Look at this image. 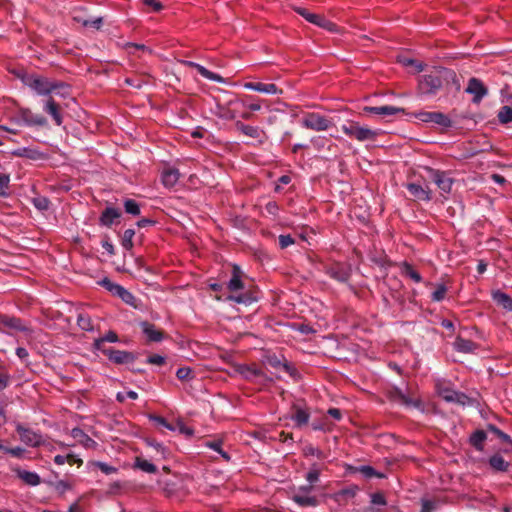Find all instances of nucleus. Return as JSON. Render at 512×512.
I'll return each instance as SVG.
<instances>
[{
    "label": "nucleus",
    "mask_w": 512,
    "mask_h": 512,
    "mask_svg": "<svg viewBox=\"0 0 512 512\" xmlns=\"http://www.w3.org/2000/svg\"><path fill=\"white\" fill-rule=\"evenodd\" d=\"M341 129L347 137L359 142L373 141L378 136V132L376 130L362 126L359 122L351 119L346 120L342 124Z\"/></svg>",
    "instance_id": "nucleus-1"
},
{
    "label": "nucleus",
    "mask_w": 512,
    "mask_h": 512,
    "mask_svg": "<svg viewBox=\"0 0 512 512\" xmlns=\"http://www.w3.org/2000/svg\"><path fill=\"white\" fill-rule=\"evenodd\" d=\"M437 394L446 402L457 403L463 406L472 405L473 400L462 392L452 389L449 382L445 380H438L436 382Z\"/></svg>",
    "instance_id": "nucleus-2"
},
{
    "label": "nucleus",
    "mask_w": 512,
    "mask_h": 512,
    "mask_svg": "<svg viewBox=\"0 0 512 512\" xmlns=\"http://www.w3.org/2000/svg\"><path fill=\"white\" fill-rule=\"evenodd\" d=\"M23 82L25 86L35 91L38 95H48L57 87V85L48 81V79L38 75L27 76Z\"/></svg>",
    "instance_id": "nucleus-3"
},
{
    "label": "nucleus",
    "mask_w": 512,
    "mask_h": 512,
    "mask_svg": "<svg viewBox=\"0 0 512 512\" xmlns=\"http://www.w3.org/2000/svg\"><path fill=\"white\" fill-rule=\"evenodd\" d=\"M410 116H412L415 119H417L418 121H420L422 123H426V124L433 123V124H436V125H439L442 127H450L452 124L451 119L447 115H445L444 113H441V112L420 111V112L413 113Z\"/></svg>",
    "instance_id": "nucleus-4"
},
{
    "label": "nucleus",
    "mask_w": 512,
    "mask_h": 512,
    "mask_svg": "<svg viewBox=\"0 0 512 512\" xmlns=\"http://www.w3.org/2000/svg\"><path fill=\"white\" fill-rule=\"evenodd\" d=\"M291 8L296 13H298L303 18H305L308 22L315 24V25H317L323 29H326L328 31L335 30V25L331 21L327 20L324 16L315 14V13H311V12L307 11L305 8L297 6V5H293Z\"/></svg>",
    "instance_id": "nucleus-5"
},
{
    "label": "nucleus",
    "mask_w": 512,
    "mask_h": 512,
    "mask_svg": "<svg viewBox=\"0 0 512 512\" xmlns=\"http://www.w3.org/2000/svg\"><path fill=\"white\" fill-rule=\"evenodd\" d=\"M302 125L307 129L321 132L329 129L331 122L318 113H308L303 117Z\"/></svg>",
    "instance_id": "nucleus-6"
},
{
    "label": "nucleus",
    "mask_w": 512,
    "mask_h": 512,
    "mask_svg": "<svg viewBox=\"0 0 512 512\" xmlns=\"http://www.w3.org/2000/svg\"><path fill=\"white\" fill-rule=\"evenodd\" d=\"M419 91L425 95H434L442 87V79L439 75H424L418 84Z\"/></svg>",
    "instance_id": "nucleus-7"
},
{
    "label": "nucleus",
    "mask_w": 512,
    "mask_h": 512,
    "mask_svg": "<svg viewBox=\"0 0 512 512\" xmlns=\"http://www.w3.org/2000/svg\"><path fill=\"white\" fill-rule=\"evenodd\" d=\"M101 284L113 295L118 296L122 301L126 304L135 305V297L131 292L125 289L123 286L116 284L109 279L105 278L102 280Z\"/></svg>",
    "instance_id": "nucleus-8"
},
{
    "label": "nucleus",
    "mask_w": 512,
    "mask_h": 512,
    "mask_svg": "<svg viewBox=\"0 0 512 512\" xmlns=\"http://www.w3.org/2000/svg\"><path fill=\"white\" fill-rule=\"evenodd\" d=\"M466 93L473 96V101L479 103L488 93L487 88L477 78H471L466 88Z\"/></svg>",
    "instance_id": "nucleus-9"
},
{
    "label": "nucleus",
    "mask_w": 512,
    "mask_h": 512,
    "mask_svg": "<svg viewBox=\"0 0 512 512\" xmlns=\"http://www.w3.org/2000/svg\"><path fill=\"white\" fill-rule=\"evenodd\" d=\"M235 128L241 132L244 136L256 139L259 142H263V138L265 136V132L260 129L258 126L248 125L243 123L242 121L237 120L235 122Z\"/></svg>",
    "instance_id": "nucleus-10"
},
{
    "label": "nucleus",
    "mask_w": 512,
    "mask_h": 512,
    "mask_svg": "<svg viewBox=\"0 0 512 512\" xmlns=\"http://www.w3.org/2000/svg\"><path fill=\"white\" fill-rule=\"evenodd\" d=\"M243 87L247 90L264 93L267 95H277L282 94V90L279 89L273 83H262V82H247L243 85Z\"/></svg>",
    "instance_id": "nucleus-11"
},
{
    "label": "nucleus",
    "mask_w": 512,
    "mask_h": 512,
    "mask_svg": "<svg viewBox=\"0 0 512 512\" xmlns=\"http://www.w3.org/2000/svg\"><path fill=\"white\" fill-rule=\"evenodd\" d=\"M363 111L367 114H376L381 116H392L398 113H405V110L401 107H395V106H381V107H371V106H365L363 108Z\"/></svg>",
    "instance_id": "nucleus-12"
},
{
    "label": "nucleus",
    "mask_w": 512,
    "mask_h": 512,
    "mask_svg": "<svg viewBox=\"0 0 512 512\" xmlns=\"http://www.w3.org/2000/svg\"><path fill=\"white\" fill-rule=\"evenodd\" d=\"M182 63L188 67L195 68L204 78H206L210 81L217 82V83H225V80L222 76L209 71L207 68H205L204 66H202L198 63H195L192 61H182Z\"/></svg>",
    "instance_id": "nucleus-13"
},
{
    "label": "nucleus",
    "mask_w": 512,
    "mask_h": 512,
    "mask_svg": "<svg viewBox=\"0 0 512 512\" xmlns=\"http://www.w3.org/2000/svg\"><path fill=\"white\" fill-rule=\"evenodd\" d=\"M17 432L19 433L21 441L26 445L38 446L41 443V436L32 430L18 426Z\"/></svg>",
    "instance_id": "nucleus-14"
},
{
    "label": "nucleus",
    "mask_w": 512,
    "mask_h": 512,
    "mask_svg": "<svg viewBox=\"0 0 512 512\" xmlns=\"http://www.w3.org/2000/svg\"><path fill=\"white\" fill-rule=\"evenodd\" d=\"M105 354L114 363L124 364L134 361L135 357L132 353L127 351H119V350H107Z\"/></svg>",
    "instance_id": "nucleus-15"
},
{
    "label": "nucleus",
    "mask_w": 512,
    "mask_h": 512,
    "mask_svg": "<svg viewBox=\"0 0 512 512\" xmlns=\"http://www.w3.org/2000/svg\"><path fill=\"white\" fill-rule=\"evenodd\" d=\"M407 189L417 200H421V201H430L431 200V191L428 187H423L416 183H410L407 185Z\"/></svg>",
    "instance_id": "nucleus-16"
},
{
    "label": "nucleus",
    "mask_w": 512,
    "mask_h": 512,
    "mask_svg": "<svg viewBox=\"0 0 512 512\" xmlns=\"http://www.w3.org/2000/svg\"><path fill=\"white\" fill-rule=\"evenodd\" d=\"M71 436L77 441L78 444L85 448H95L97 446V443L79 428L72 429Z\"/></svg>",
    "instance_id": "nucleus-17"
},
{
    "label": "nucleus",
    "mask_w": 512,
    "mask_h": 512,
    "mask_svg": "<svg viewBox=\"0 0 512 512\" xmlns=\"http://www.w3.org/2000/svg\"><path fill=\"white\" fill-rule=\"evenodd\" d=\"M453 347L457 352L469 354L473 353L476 350L477 345L471 340L457 337L455 342L453 343Z\"/></svg>",
    "instance_id": "nucleus-18"
},
{
    "label": "nucleus",
    "mask_w": 512,
    "mask_h": 512,
    "mask_svg": "<svg viewBox=\"0 0 512 512\" xmlns=\"http://www.w3.org/2000/svg\"><path fill=\"white\" fill-rule=\"evenodd\" d=\"M229 291L232 293L240 291L244 288V283L241 280V270L237 265H233V275L227 284Z\"/></svg>",
    "instance_id": "nucleus-19"
},
{
    "label": "nucleus",
    "mask_w": 512,
    "mask_h": 512,
    "mask_svg": "<svg viewBox=\"0 0 512 512\" xmlns=\"http://www.w3.org/2000/svg\"><path fill=\"white\" fill-rule=\"evenodd\" d=\"M180 173L177 169H167L162 173V183L165 187L172 188L179 181Z\"/></svg>",
    "instance_id": "nucleus-20"
},
{
    "label": "nucleus",
    "mask_w": 512,
    "mask_h": 512,
    "mask_svg": "<svg viewBox=\"0 0 512 512\" xmlns=\"http://www.w3.org/2000/svg\"><path fill=\"white\" fill-rule=\"evenodd\" d=\"M492 298L497 305L501 306L506 311H512V298L508 294L497 290L492 293Z\"/></svg>",
    "instance_id": "nucleus-21"
},
{
    "label": "nucleus",
    "mask_w": 512,
    "mask_h": 512,
    "mask_svg": "<svg viewBox=\"0 0 512 512\" xmlns=\"http://www.w3.org/2000/svg\"><path fill=\"white\" fill-rule=\"evenodd\" d=\"M434 182L444 193H450L453 180L447 177L445 173L436 172L434 175Z\"/></svg>",
    "instance_id": "nucleus-22"
},
{
    "label": "nucleus",
    "mask_w": 512,
    "mask_h": 512,
    "mask_svg": "<svg viewBox=\"0 0 512 512\" xmlns=\"http://www.w3.org/2000/svg\"><path fill=\"white\" fill-rule=\"evenodd\" d=\"M141 327L149 341L159 342L163 339L162 332L157 330L154 325L144 322Z\"/></svg>",
    "instance_id": "nucleus-23"
},
{
    "label": "nucleus",
    "mask_w": 512,
    "mask_h": 512,
    "mask_svg": "<svg viewBox=\"0 0 512 512\" xmlns=\"http://www.w3.org/2000/svg\"><path fill=\"white\" fill-rule=\"evenodd\" d=\"M45 110L53 117L56 125L60 126L62 124V116L59 112V107L52 98L47 100Z\"/></svg>",
    "instance_id": "nucleus-24"
},
{
    "label": "nucleus",
    "mask_w": 512,
    "mask_h": 512,
    "mask_svg": "<svg viewBox=\"0 0 512 512\" xmlns=\"http://www.w3.org/2000/svg\"><path fill=\"white\" fill-rule=\"evenodd\" d=\"M17 475L21 480H23L27 485L30 486H37L41 482L39 475L35 472L19 470L17 472Z\"/></svg>",
    "instance_id": "nucleus-25"
},
{
    "label": "nucleus",
    "mask_w": 512,
    "mask_h": 512,
    "mask_svg": "<svg viewBox=\"0 0 512 512\" xmlns=\"http://www.w3.org/2000/svg\"><path fill=\"white\" fill-rule=\"evenodd\" d=\"M119 212L114 208H107L100 217L101 224L105 226H110L113 224L114 220L119 218Z\"/></svg>",
    "instance_id": "nucleus-26"
},
{
    "label": "nucleus",
    "mask_w": 512,
    "mask_h": 512,
    "mask_svg": "<svg viewBox=\"0 0 512 512\" xmlns=\"http://www.w3.org/2000/svg\"><path fill=\"white\" fill-rule=\"evenodd\" d=\"M134 467L142 470L143 472L151 474L157 471V468L154 464L141 457L135 458Z\"/></svg>",
    "instance_id": "nucleus-27"
},
{
    "label": "nucleus",
    "mask_w": 512,
    "mask_h": 512,
    "mask_svg": "<svg viewBox=\"0 0 512 512\" xmlns=\"http://www.w3.org/2000/svg\"><path fill=\"white\" fill-rule=\"evenodd\" d=\"M489 463L497 471H506L509 466V463L499 455L492 456L489 460Z\"/></svg>",
    "instance_id": "nucleus-28"
},
{
    "label": "nucleus",
    "mask_w": 512,
    "mask_h": 512,
    "mask_svg": "<svg viewBox=\"0 0 512 512\" xmlns=\"http://www.w3.org/2000/svg\"><path fill=\"white\" fill-rule=\"evenodd\" d=\"M73 19L76 21V22H79L81 23L84 27H87V26H93L94 28L96 29H100L101 26H102V17H97L95 18L94 20H87V19H84L82 18L81 16L79 15H74L73 16Z\"/></svg>",
    "instance_id": "nucleus-29"
},
{
    "label": "nucleus",
    "mask_w": 512,
    "mask_h": 512,
    "mask_svg": "<svg viewBox=\"0 0 512 512\" xmlns=\"http://www.w3.org/2000/svg\"><path fill=\"white\" fill-rule=\"evenodd\" d=\"M135 231L133 229H127L124 231L122 238V246L125 250L130 251L133 248V238Z\"/></svg>",
    "instance_id": "nucleus-30"
},
{
    "label": "nucleus",
    "mask_w": 512,
    "mask_h": 512,
    "mask_svg": "<svg viewBox=\"0 0 512 512\" xmlns=\"http://www.w3.org/2000/svg\"><path fill=\"white\" fill-rule=\"evenodd\" d=\"M447 292V287L443 283H439L436 285L435 291L431 295V299L434 302H440L445 298Z\"/></svg>",
    "instance_id": "nucleus-31"
},
{
    "label": "nucleus",
    "mask_w": 512,
    "mask_h": 512,
    "mask_svg": "<svg viewBox=\"0 0 512 512\" xmlns=\"http://www.w3.org/2000/svg\"><path fill=\"white\" fill-rule=\"evenodd\" d=\"M293 500L301 505V506H316L317 505V500L315 497L313 496H300V495H295L293 497Z\"/></svg>",
    "instance_id": "nucleus-32"
},
{
    "label": "nucleus",
    "mask_w": 512,
    "mask_h": 512,
    "mask_svg": "<svg viewBox=\"0 0 512 512\" xmlns=\"http://www.w3.org/2000/svg\"><path fill=\"white\" fill-rule=\"evenodd\" d=\"M486 439V434L483 431H476L472 434L470 437V442L473 446H475L477 449H482V444L484 440Z\"/></svg>",
    "instance_id": "nucleus-33"
},
{
    "label": "nucleus",
    "mask_w": 512,
    "mask_h": 512,
    "mask_svg": "<svg viewBox=\"0 0 512 512\" xmlns=\"http://www.w3.org/2000/svg\"><path fill=\"white\" fill-rule=\"evenodd\" d=\"M498 119L501 123H508L512 121V106H503L499 113Z\"/></svg>",
    "instance_id": "nucleus-34"
},
{
    "label": "nucleus",
    "mask_w": 512,
    "mask_h": 512,
    "mask_svg": "<svg viewBox=\"0 0 512 512\" xmlns=\"http://www.w3.org/2000/svg\"><path fill=\"white\" fill-rule=\"evenodd\" d=\"M125 211L132 215H139L140 214V207L138 203L132 199H128L124 202Z\"/></svg>",
    "instance_id": "nucleus-35"
},
{
    "label": "nucleus",
    "mask_w": 512,
    "mask_h": 512,
    "mask_svg": "<svg viewBox=\"0 0 512 512\" xmlns=\"http://www.w3.org/2000/svg\"><path fill=\"white\" fill-rule=\"evenodd\" d=\"M399 62L404 67H414L416 72H421L424 69V65L422 63H419L416 60L411 59V58H401V59H399Z\"/></svg>",
    "instance_id": "nucleus-36"
},
{
    "label": "nucleus",
    "mask_w": 512,
    "mask_h": 512,
    "mask_svg": "<svg viewBox=\"0 0 512 512\" xmlns=\"http://www.w3.org/2000/svg\"><path fill=\"white\" fill-rule=\"evenodd\" d=\"M91 465H93L94 467H97L99 468L103 473L105 474H113V473H116L118 471V469L114 466H111L107 463H104V462H100V461H94L91 463Z\"/></svg>",
    "instance_id": "nucleus-37"
},
{
    "label": "nucleus",
    "mask_w": 512,
    "mask_h": 512,
    "mask_svg": "<svg viewBox=\"0 0 512 512\" xmlns=\"http://www.w3.org/2000/svg\"><path fill=\"white\" fill-rule=\"evenodd\" d=\"M77 323L82 330L91 331L93 329L91 319L87 315H79Z\"/></svg>",
    "instance_id": "nucleus-38"
},
{
    "label": "nucleus",
    "mask_w": 512,
    "mask_h": 512,
    "mask_svg": "<svg viewBox=\"0 0 512 512\" xmlns=\"http://www.w3.org/2000/svg\"><path fill=\"white\" fill-rule=\"evenodd\" d=\"M104 341L117 342L118 336L115 332L109 331L108 333L105 334V336L103 338H99V339L95 340V343H94L95 347L97 349H100V346Z\"/></svg>",
    "instance_id": "nucleus-39"
},
{
    "label": "nucleus",
    "mask_w": 512,
    "mask_h": 512,
    "mask_svg": "<svg viewBox=\"0 0 512 512\" xmlns=\"http://www.w3.org/2000/svg\"><path fill=\"white\" fill-rule=\"evenodd\" d=\"M176 376L180 380H191L194 378L193 370L190 367H181L177 370Z\"/></svg>",
    "instance_id": "nucleus-40"
},
{
    "label": "nucleus",
    "mask_w": 512,
    "mask_h": 512,
    "mask_svg": "<svg viewBox=\"0 0 512 512\" xmlns=\"http://www.w3.org/2000/svg\"><path fill=\"white\" fill-rule=\"evenodd\" d=\"M240 104L242 107L248 109L250 112H258L261 110V104L258 102L246 104L245 102L239 100H232L228 102V105Z\"/></svg>",
    "instance_id": "nucleus-41"
},
{
    "label": "nucleus",
    "mask_w": 512,
    "mask_h": 512,
    "mask_svg": "<svg viewBox=\"0 0 512 512\" xmlns=\"http://www.w3.org/2000/svg\"><path fill=\"white\" fill-rule=\"evenodd\" d=\"M293 420L298 426L305 425L308 423L309 414L305 410L299 409L294 415Z\"/></svg>",
    "instance_id": "nucleus-42"
},
{
    "label": "nucleus",
    "mask_w": 512,
    "mask_h": 512,
    "mask_svg": "<svg viewBox=\"0 0 512 512\" xmlns=\"http://www.w3.org/2000/svg\"><path fill=\"white\" fill-rule=\"evenodd\" d=\"M217 116L225 120H233L237 117V114L234 111L221 106L218 107Z\"/></svg>",
    "instance_id": "nucleus-43"
},
{
    "label": "nucleus",
    "mask_w": 512,
    "mask_h": 512,
    "mask_svg": "<svg viewBox=\"0 0 512 512\" xmlns=\"http://www.w3.org/2000/svg\"><path fill=\"white\" fill-rule=\"evenodd\" d=\"M230 301H233L238 304H247L251 303L254 299H252L249 295L243 294V295H230L227 298Z\"/></svg>",
    "instance_id": "nucleus-44"
},
{
    "label": "nucleus",
    "mask_w": 512,
    "mask_h": 512,
    "mask_svg": "<svg viewBox=\"0 0 512 512\" xmlns=\"http://www.w3.org/2000/svg\"><path fill=\"white\" fill-rule=\"evenodd\" d=\"M10 177L7 174H0V196H7Z\"/></svg>",
    "instance_id": "nucleus-45"
},
{
    "label": "nucleus",
    "mask_w": 512,
    "mask_h": 512,
    "mask_svg": "<svg viewBox=\"0 0 512 512\" xmlns=\"http://www.w3.org/2000/svg\"><path fill=\"white\" fill-rule=\"evenodd\" d=\"M405 273L415 282L419 283L421 281V276L418 272H416L409 264H404Z\"/></svg>",
    "instance_id": "nucleus-46"
},
{
    "label": "nucleus",
    "mask_w": 512,
    "mask_h": 512,
    "mask_svg": "<svg viewBox=\"0 0 512 512\" xmlns=\"http://www.w3.org/2000/svg\"><path fill=\"white\" fill-rule=\"evenodd\" d=\"M33 203L39 210H47L49 208V200L45 197L34 198Z\"/></svg>",
    "instance_id": "nucleus-47"
},
{
    "label": "nucleus",
    "mask_w": 512,
    "mask_h": 512,
    "mask_svg": "<svg viewBox=\"0 0 512 512\" xmlns=\"http://www.w3.org/2000/svg\"><path fill=\"white\" fill-rule=\"evenodd\" d=\"M371 503L373 505L384 506V505H386V500H385V497L383 496V494L374 493L371 495Z\"/></svg>",
    "instance_id": "nucleus-48"
},
{
    "label": "nucleus",
    "mask_w": 512,
    "mask_h": 512,
    "mask_svg": "<svg viewBox=\"0 0 512 512\" xmlns=\"http://www.w3.org/2000/svg\"><path fill=\"white\" fill-rule=\"evenodd\" d=\"M294 243L293 238L290 235H280L279 244L281 248H286Z\"/></svg>",
    "instance_id": "nucleus-49"
},
{
    "label": "nucleus",
    "mask_w": 512,
    "mask_h": 512,
    "mask_svg": "<svg viewBox=\"0 0 512 512\" xmlns=\"http://www.w3.org/2000/svg\"><path fill=\"white\" fill-rule=\"evenodd\" d=\"M6 326L17 329V330H24V328L21 326V323L16 318H10L3 322Z\"/></svg>",
    "instance_id": "nucleus-50"
},
{
    "label": "nucleus",
    "mask_w": 512,
    "mask_h": 512,
    "mask_svg": "<svg viewBox=\"0 0 512 512\" xmlns=\"http://www.w3.org/2000/svg\"><path fill=\"white\" fill-rule=\"evenodd\" d=\"M147 362L154 365H162L165 362V358L161 355L154 354L148 357Z\"/></svg>",
    "instance_id": "nucleus-51"
},
{
    "label": "nucleus",
    "mask_w": 512,
    "mask_h": 512,
    "mask_svg": "<svg viewBox=\"0 0 512 512\" xmlns=\"http://www.w3.org/2000/svg\"><path fill=\"white\" fill-rule=\"evenodd\" d=\"M435 509V503L429 500H422V508L420 512H432Z\"/></svg>",
    "instance_id": "nucleus-52"
},
{
    "label": "nucleus",
    "mask_w": 512,
    "mask_h": 512,
    "mask_svg": "<svg viewBox=\"0 0 512 512\" xmlns=\"http://www.w3.org/2000/svg\"><path fill=\"white\" fill-rule=\"evenodd\" d=\"M18 155L35 159L40 155V153L36 150H30V149L24 148L20 153H18Z\"/></svg>",
    "instance_id": "nucleus-53"
},
{
    "label": "nucleus",
    "mask_w": 512,
    "mask_h": 512,
    "mask_svg": "<svg viewBox=\"0 0 512 512\" xmlns=\"http://www.w3.org/2000/svg\"><path fill=\"white\" fill-rule=\"evenodd\" d=\"M151 446L156 450L157 453L161 455L162 458L167 457V449L160 443L151 444Z\"/></svg>",
    "instance_id": "nucleus-54"
},
{
    "label": "nucleus",
    "mask_w": 512,
    "mask_h": 512,
    "mask_svg": "<svg viewBox=\"0 0 512 512\" xmlns=\"http://www.w3.org/2000/svg\"><path fill=\"white\" fill-rule=\"evenodd\" d=\"M70 458H74V455L73 454H68L67 456H62V455H56L54 457V462L57 464V465H63L64 463L68 462V460Z\"/></svg>",
    "instance_id": "nucleus-55"
},
{
    "label": "nucleus",
    "mask_w": 512,
    "mask_h": 512,
    "mask_svg": "<svg viewBox=\"0 0 512 512\" xmlns=\"http://www.w3.org/2000/svg\"><path fill=\"white\" fill-rule=\"evenodd\" d=\"M148 5V11L158 12L163 9L162 2H145Z\"/></svg>",
    "instance_id": "nucleus-56"
},
{
    "label": "nucleus",
    "mask_w": 512,
    "mask_h": 512,
    "mask_svg": "<svg viewBox=\"0 0 512 512\" xmlns=\"http://www.w3.org/2000/svg\"><path fill=\"white\" fill-rule=\"evenodd\" d=\"M493 431L495 432V434L504 442H507L509 444H511V441L512 439L510 438L509 435H507L506 433L502 432L501 430L497 429V428H494Z\"/></svg>",
    "instance_id": "nucleus-57"
},
{
    "label": "nucleus",
    "mask_w": 512,
    "mask_h": 512,
    "mask_svg": "<svg viewBox=\"0 0 512 512\" xmlns=\"http://www.w3.org/2000/svg\"><path fill=\"white\" fill-rule=\"evenodd\" d=\"M306 478H307L308 482H310V483L316 482L319 478L318 470L313 469V470L309 471Z\"/></svg>",
    "instance_id": "nucleus-58"
},
{
    "label": "nucleus",
    "mask_w": 512,
    "mask_h": 512,
    "mask_svg": "<svg viewBox=\"0 0 512 512\" xmlns=\"http://www.w3.org/2000/svg\"><path fill=\"white\" fill-rule=\"evenodd\" d=\"M328 414L330 416H332L334 419L336 420H340L341 419V412L339 409L337 408H331L328 410Z\"/></svg>",
    "instance_id": "nucleus-59"
},
{
    "label": "nucleus",
    "mask_w": 512,
    "mask_h": 512,
    "mask_svg": "<svg viewBox=\"0 0 512 512\" xmlns=\"http://www.w3.org/2000/svg\"><path fill=\"white\" fill-rule=\"evenodd\" d=\"M16 354L21 359H26L28 357V351L23 347H18L16 349Z\"/></svg>",
    "instance_id": "nucleus-60"
},
{
    "label": "nucleus",
    "mask_w": 512,
    "mask_h": 512,
    "mask_svg": "<svg viewBox=\"0 0 512 512\" xmlns=\"http://www.w3.org/2000/svg\"><path fill=\"white\" fill-rule=\"evenodd\" d=\"M5 451L13 456H20L23 452V449L20 447H16L12 449H5Z\"/></svg>",
    "instance_id": "nucleus-61"
},
{
    "label": "nucleus",
    "mask_w": 512,
    "mask_h": 512,
    "mask_svg": "<svg viewBox=\"0 0 512 512\" xmlns=\"http://www.w3.org/2000/svg\"><path fill=\"white\" fill-rule=\"evenodd\" d=\"M486 268H487V264L483 260H480L477 265V271L480 274H483L486 271Z\"/></svg>",
    "instance_id": "nucleus-62"
},
{
    "label": "nucleus",
    "mask_w": 512,
    "mask_h": 512,
    "mask_svg": "<svg viewBox=\"0 0 512 512\" xmlns=\"http://www.w3.org/2000/svg\"><path fill=\"white\" fill-rule=\"evenodd\" d=\"M492 179L498 183V184H504L505 183V178L502 177L501 175L499 174H493L492 175Z\"/></svg>",
    "instance_id": "nucleus-63"
},
{
    "label": "nucleus",
    "mask_w": 512,
    "mask_h": 512,
    "mask_svg": "<svg viewBox=\"0 0 512 512\" xmlns=\"http://www.w3.org/2000/svg\"><path fill=\"white\" fill-rule=\"evenodd\" d=\"M180 431L186 435H192L193 434V430L191 428H188L186 426H184L183 424L180 425Z\"/></svg>",
    "instance_id": "nucleus-64"
}]
</instances>
